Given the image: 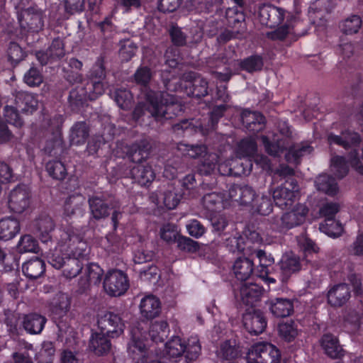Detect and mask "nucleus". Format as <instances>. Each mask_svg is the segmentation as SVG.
<instances>
[{
	"label": "nucleus",
	"instance_id": "1",
	"mask_svg": "<svg viewBox=\"0 0 363 363\" xmlns=\"http://www.w3.org/2000/svg\"><path fill=\"white\" fill-rule=\"evenodd\" d=\"M130 341L128 343V356L136 363H145L147 357L148 337L155 343L163 342L169 333V325L165 320L155 321L148 332L138 325L130 328Z\"/></svg>",
	"mask_w": 363,
	"mask_h": 363
},
{
	"label": "nucleus",
	"instance_id": "2",
	"mask_svg": "<svg viewBox=\"0 0 363 363\" xmlns=\"http://www.w3.org/2000/svg\"><path fill=\"white\" fill-rule=\"evenodd\" d=\"M56 239L61 246H65L66 240L74 242V245H66L68 247L67 260L63 267L62 273L67 279L76 277L83 269V260L89 254L88 245L79 230L74 227L59 229L56 231Z\"/></svg>",
	"mask_w": 363,
	"mask_h": 363
},
{
	"label": "nucleus",
	"instance_id": "3",
	"mask_svg": "<svg viewBox=\"0 0 363 363\" xmlns=\"http://www.w3.org/2000/svg\"><path fill=\"white\" fill-rule=\"evenodd\" d=\"M282 136L273 134L272 138L267 135H262L261 141L265 152L272 157H280L285 152V159L288 162L298 164L301 157L310 152L313 148L309 145L291 144V135L290 127L286 126L280 130Z\"/></svg>",
	"mask_w": 363,
	"mask_h": 363
},
{
	"label": "nucleus",
	"instance_id": "4",
	"mask_svg": "<svg viewBox=\"0 0 363 363\" xmlns=\"http://www.w3.org/2000/svg\"><path fill=\"white\" fill-rule=\"evenodd\" d=\"M145 100L152 108V117L157 121L172 119L183 111L176 97L166 92L150 89L145 94Z\"/></svg>",
	"mask_w": 363,
	"mask_h": 363
},
{
	"label": "nucleus",
	"instance_id": "5",
	"mask_svg": "<svg viewBox=\"0 0 363 363\" xmlns=\"http://www.w3.org/2000/svg\"><path fill=\"white\" fill-rule=\"evenodd\" d=\"M65 121L62 114H44L40 128L43 136L47 138L45 150L49 155L56 154L54 150L62 145V125Z\"/></svg>",
	"mask_w": 363,
	"mask_h": 363
},
{
	"label": "nucleus",
	"instance_id": "6",
	"mask_svg": "<svg viewBox=\"0 0 363 363\" xmlns=\"http://www.w3.org/2000/svg\"><path fill=\"white\" fill-rule=\"evenodd\" d=\"M104 92V84L99 82H87L83 87L69 91L68 102L73 111H79L86 100L94 101Z\"/></svg>",
	"mask_w": 363,
	"mask_h": 363
},
{
	"label": "nucleus",
	"instance_id": "7",
	"mask_svg": "<svg viewBox=\"0 0 363 363\" xmlns=\"http://www.w3.org/2000/svg\"><path fill=\"white\" fill-rule=\"evenodd\" d=\"M280 350L272 343L259 342L251 346L247 356V363H280Z\"/></svg>",
	"mask_w": 363,
	"mask_h": 363
},
{
	"label": "nucleus",
	"instance_id": "8",
	"mask_svg": "<svg viewBox=\"0 0 363 363\" xmlns=\"http://www.w3.org/2000/svg\"><path fill=\"white\" fill-rule=\"evenodd\" d=\"M299 194V186L294 177L286 178L285 182L276 188L272 194L274 202L281 209L291 208Z\"/></svg>",
	"mask_w": 363,
	"mask_h": 363
},
{
	"label": "nucleus",
	"instance_id": "9",
	"mask_svg": "<svg viewBox=\"0 0 363 363\" xmlns=\"http://www.w3.org/2000/svg\"><path fill=\"white\" fill-rule=\"evenodd\" d=\"M120 177L130 178L140 186H148L155 178V174L150 165L143 164H123L118 166Z\"/></svg>",
	"mask_w": 363,
	"mask_h": 363
},
{
	"label": "nucleus",
	"instance_id": "10",
	"mask_svg": "<svg viewBox=\"0 0 363 363\" xmlns=\"http://www.w3.org/2000/svg\"><path fill=\"white\" fill-rule=\"evenodd\" d=\"M105 291L111 296L123 295L129 288V279L125 273L119 269H111L106 274L104 281Z\"/></svg>",
	"mask_w": 363,
	"mask_h": 363
},
{
	"label": "nucleus",
	"instance_id": "11",
	"mask_svg": "<svg viewBox=\"0 0 363 363\" xmlns=\"http://www.w3.org/2000/svg\"><path fill=\"white\" fill-rule=\"evenodd\" d=\"M308 213L306 207H296L291 211L284 213L281 218H275L272 228L282 233L302 224Z\"/></svg>",
	"mask_w": 363,
	"mask_h": 363
},
{
	"label": "nucleus",
	"instance_id": "12",
	"mask_svg": "<svg viewBox=\"0 0 363 363\" xmlns=\"http://www.w3.org/2000/svg\"><path fill=\"white\" fill-rule=\"evenodd\" d=\"M30 199V187L24 184H18L9 194V208L13 213H22L29 207Z\"/></svg>",
	"mask_w": 363,
	"mask_h": 363
},
{
	"label": "nucleus",
	"instance_id": "13",
	"mask_svg": "<svg viewBox=\"0 0 363 363\" xmlns=\"http://www.w3.org/2000/svg\"><path fill=\"white\" fill-rule=\"evenodd\" d=\"M18 21L22 31L38 33L43 29L45 15L43 11L30 7L22 13Z\"/></svg>",
	"mask_w": 363,
	"mask_h": 363
},
{
	"label": "nucleus",
	"instance_id": "14",
	"mask_svg": "<svg viewBox=\"0 0 363 363\" xmlns=\"http://www.w3.org/2000/svg\"><path fill=\"white\" fill-rule=\"evenodd\" d=\"M97 325L100 332L111 338L119 337L123 333L125 328L121 316L111 312L99 316Z\"/></svg>",
	"mask_w": 363,
	"mask_h": 363
},
{
	"label": "nucleus",
	"instance_id": "15",
	"mask_svg": "<svg viewBox=\"0 0 363 363\" xmlns=\"http://www.w3.org/2000/svg\"><path fill=\"white\" fill-rule=\"evenodd\" d=\"M73 227L71 225L67 226H61L57 229H55V223L52 219L48 216H40L33 223V233L39 237L43 243L48 242H55L54 236L57 230L62 228Z\"/></svg>",
	"mask_w": 363,
	"mask_h": 363
},
{
	"label": "nucleus",
	"instance_id": "16",
	"mask_svg": "<svg viewBox=\"0 0 363 363\" xmlns=\"http://www.w3.org/2000/svg\"><path fill=\"white\" fill-rule=\"evenodd\" d=\"M242 322L245 330L252 335L262 333L267 325L264 313L259 309L247 310L243 315Z\"/></svg>",
	"mask_w": 363,
	"mask_h": 363
},
{
	"label": "nucleus",
	"instance_id": "17",
	"mask_svg": "<svg viewBox=\"0 0 363 363\" xmlns=\"http://www.w3.org/2000/svg\"><path fill=\"white\" fill-rule=\"evenodd\" d=\"M65 44L63 40L57 37L52 40L50 45L46 50H39L35 56L41 65H46L60 60L65 56Z\"/></svg>",
	"mask_w": 363,
	"mask_h": 363
},
{
	"label": "nucleus",
	"instance_id": "18",
	"mask_svg": "<svg viewBox=\"0 0 363 363\" xmlns=\"http://www.w3.org/2000/svg\"><path fill=\"white\" fill-rule=\"evenodd\" d=\"M284 16V9L272 4H264L259 9L261 23L270 28L279 26L283 22Z\"/></svg>",
	"mask_w": 363,
	"mask_h": 363
},
{
	"label": "nucleus",
	"instance_id": "19",
	"mask_svg": "<svg viewBox=\"0 0 363 363\" xmlns=\"http://www.w3.org/2000/svg\"><path fill=\"white\" fill-rule=\"evenodd\" d=\"M241 121L246 130L252 134L262 131L266 126V118L259 111L244 110L241 113Z\"/></svg>",
	"mask_w": 363,
	"mask_h": 363
},
{
	"label": "nucleus",
	"instance_id": "20",
	"mask_svg": "<svg viewBox=\"0 0 363 363\" xmlns=\"http://www.w3.org/2000/svg\"><path fill=\"white\" fill-rule=\"evenodd\" d=\"M186 78L191 79L184 86L189 96L201 99L208 94V83L206 79L195 72H189Z\"/></svg>",
	"mask_w": 363,
	"mask_h": 363
},
{
	"label": "nucleus",
	"instance_id": "21",
	"mask_svg": "<svg viewBox=\"0 0 363 363\" xmlns=\"http://www.w3.org/2000/svg\"><path fill=\"white\" fill-rule=\"evenodd\" d=\"M351 297V289L348 284L340 283L333 285L328 291L327 300L332 307L344 306Z\"/></svg>",
	"mask_w": 363,
	"mask_h": 363
},
{
	"label": "nucleus",
	"instance_id": "22",
	"mask_svg": "<svg viewBox=\"0 0 363 363\" xmlns=\"http://www.w3.org/2000/svg\"><path fill=\"white\" fill-rule=\"evenodd\" d=\"M277 267L279 268L281 281L286 282L293 274L301 269V265L298 257L292 253H286L281 256Z\"/></svg>",
	"mask_w": 363,
	"mask_h": 363
},
{
	"label": "nucleus",
	"instance_id": "23",
	"mask_svg": "<svg viewBox=\"0 0 363 363\" xmlns=\"http://www.w3.org/2000/svg\"><path fill=\"white\" fill-rule=\"evenodd\" d=\"M264 289L258 283H243L240 289L241 301L245 306H255L259 302Z\"/></svg>",
	"mask_w": 363,
	"mask_h": 363
},
{
	"label": "nucleus",
	"instance_id": "24",
	"mask_svg": "<svg viewBox=\"0 0 363 363\" xmlns=\"http://www.w3.org/2000/svg\"><path fill=\"white\" fill-rule=\"evenodd\" d=\"M229 196L242 206L252 207L256 199L255 190L248 185H235L229 189Z\"/></svg>",
	"mask_w": 363,
	"mask_h": 363
},
{
	"label": "nucleus",
	"instance_id": "25",
	"mask_svg": "<svg viewBox=\"0 0 363 363\" xmlns=\"http://www.w3.org/2000/svg\"><path fill=\"white\" fill-rule=\"evenodd\" d=\"M269 308L272 314L277 318L289 317L294 311V300L282 297L271 298L269 302Z\"/></svg>",
	"mask_w": 363,
	"mask_h": 363
},
{
	"label": "nucleus",
	"instance_id": "26",
	"mask_svg": "<svg viewBox=\"0 0 363 363\" xmlns=\"http://www.w3.org/2000/svg\"><path fill=\"white\" fill-rule=\"evenodd\" d=\"M328 140L329 144H335L346 150L352 146H359L362 141L361 136L358 133L349 129L342 131L341 135L329 134Z\"/></svg>",
	"mask_w": 363,
	"mask_h": 363
},
{
	"label": "nucleus",
	"instance_id": "27",
	"mask_svg": "<svg viewBox=\"0 0 363 363\" xmlns=\"http://www.w3.org/2000/svg\"><path fill=\"white\" fill-rule=\"evenodd\" d=\"M56 233H55L54 239L56 242V246L53 250L50 252L47 256L48 262L55 269H63V267L67 260V257L69 255H67V252H68V247L66 245H70V247L74 245V242H69V240H66V243H65V246H61L56 239Z\"/></svg>",
	"mask_w": 363,
	"mask_h": 363
},
{
	"label": "nucleus",
	"instance_id": "28",
	"mask_svg": "<svg viewBox=\"0 0 363 363\" xmlns=\"http://www.w3.org/2000/svg\"><path fill=\"white\" fill-rule=\"evenodd\" d=\"M320 346L325 354L331 359H340L345 355V350L338 338L331 333L324 334L320 340Z\"/></svg>",
	"mask_w": 363,
	"mask_h": 363
},
{
	"label": "nucleus",
	"instance_id": "29",
	"mask_svg": "<svg viewBox=\"0 0 363 363\" xmlns=\"http://www.w3.org/2000/svg\"><path fill=\"white\" fill-rule=\"evenodd\" d=\"M126 156L129 160L127 164H142L150 155V145L147 143L141 141L135 143L125 147Z\"/></svg>",
	"mask_w": 363,
	"mask_h": 363
},
{
	"label": "nucleus",
	"instance_id": "30",
	"mask_svg": "<svg viewBox=\"0 0 363 363\" xmlns=\"http://www.w3.org/2000/svg\"><path fill=\"white\" fill-rule=\"evenodd\" d=\"M139 308L142 318L152 320L160 315L161 302L155 296L147 295L141 299Z\"/></svg>",
	"mask_w": 363,
	"mask_h": 363
},
{
	"label": "nucleus",
	"instance_id": "31",
	"mask_svg": "<svg viewBox=\"0 0 363 363\" xmlns=\"http://www.w3.org/2000/svg\"><path fill=\"white\" fill-rule=\"evenodd\" d=\"M88 203L91 216L94 219L99 220L109 216L111 206L104 199V196H90Z\"/></svg>",
	"mask_w": 363,
	"mask_h": 363
},
{
	"label": "nucleus",
	"instance_id": "32",
	"mask_svg": "<svg viewBox=\"0 0 363 363\" xmlns=\"http://www.w3.org/2000/svg\"><path fill=\"white\" fill-rule=\"evenodd\" d=\"M233 271L235 278L241 281H246L254 272L256 274L253 261L247 257H238L234 262Z\"/></svg>",
	"mask_w": 363,
	"mask_h": 363
},
{
	"label": "nucleus",
	"instance_id": "33",
	"mask_svg": "<svg viewBox=\"0 0 363 363\" xmlns=\"http://www.w3.org/2000/svg\"><path fill=\"white\" fill-rule=\"evenodd\" d=\"M46 322L45 316L37 313H30L24 315L22 326L27 333L38 335L42 333Z\"/></svg>",
	"mask_w": 363,
	"mask_h": 363
},
{
	"label": "nucleus",
	"instance_id": "34",
	"mask_svg": "<svg viewBox=\"0 0 363 363\" xmlns=\"http://www.w3.org/2000/svg\"><path fill=\"white\" fill-rule=\"evenodd\" d=\"M185 352V342L179 336H174L165 343L164 354L161 359L176 362L175 359L181 357Z\"/></svg>",
	"mask_w": 363,
	"mask_h": 363
},
{
	"label": "nucleus",
	"instance_id": "35",
	"mask_svg": "<svg viewBox=\"0 0 363 363\" xmlns=\"http://www.w3.org/2000/svg\"><path fill=\"white\" fill-rule=\"evenodd\" d=\"M85 198L81 194L69 196L65 201L64 214L67 217L82 216L84 211Z\"/></svg>",
	"mask_w": 363,
	"mask_h": 363
},
{
	"label": "nucleus",
	"instance_id": "36",
	"mask_svg": "<svg viewBox=\"0 0 363 363\" xmlns=\"http://www.w3.org/2000/svg\"><path fill=\"white\" fill-rule=\"evenodd\" d=\"M104 274L103 269L96 263H89L87 264L85 271V277H81L79 284L83 289H86L90 285L99 284Z\"/></svg>",
	"mask_w": 363,
	"mask_h": 363
},
{
	"label": "nucleus",
	"instance_id": "37",
	"mask_svg": "<svg viewBox=\"0 0 363 363\" xmlns=\"http://www.w3.org/2000/svg\"><path fill=\"white\" fill-rule=\"evenodd\" d=\"M110 338L111 337H108L101 332L93 333L89 341V347L99 356L106 354L111 348Z\"/></svg>",
	"mask_w": 363,
	"mask_h": 363
},
{
	"label": "nucleus",
	"instance_id": "38",
	"mask_svg": "<svg viewBox=\"0 0 363 363\" xmlns=\"http://www.w3.org/2000/svg\"><path fill=\"white\" fill-rule=\"evenodd\" d=\"M20 230L21 225L18 219L9 216L0 220V240H11L19 233Z\"/></svg>",
	"mask_w": 363,
	"mask_h": 363
},
{
	"label": "nucleus",
	"instance_id": "39",
	"mask_svg": "<svg viewBox=\"0 0 363 363\" xmlns=\"http://www.w3.org/2000/svg\"><path fill=\"white\" fill-rule=\"evenodd\" d=\"M15 103L16 108L25 113H33L38 105L36 97L27 91H18L16 95Z\"/></svg>",
	"mask_w": 363,
	"mask_h": 363
},
{
	"label": "nucleus",
	"instance_id": "40",
	"mask_svg": "<svg viewBox=\"0 0 363 363\" xmlns=\"http://www.w3.org/2000/svg\"><path fill=\"white\" fill-rule=\"evenodd\" d=\"M22 272L29 279H37L44 274L45 263L41 258L34 257L23 264Z\"/></svg>",
	"mask_w": 363,
	"mask_h": 363
},
{
	"label": "nucleus",
	"instance_id": "41",
	"mask_svg": "<svg viewBox=\"0 0 363 363\" xmlns=\"http://www.w3.org/2000/svg\"><path fill=\"white\" fill-rule=\"evenodd\" d=\"M316 189L330 196L337 195L339 186L335 179L328 174H320L315 181Z\"/></svg>",
	"mask_w": 363,
	"mask_h": 363
},
{
	"label": "nucleus",
	"instance_id": "42",
	"mask_svg": "<svg viewBox=\"0 0 363 363\" xmlns=\"http://www.w3.org/2000/svg\"><path fill=\"white\" fill-rule=\"evenodd\" d=\"M110 96L116 103L117 106L123 110H129L133 105V95L128 89H116L113 91H111Z\"/></svg>",
	"mask_w": 363,
	"mask_h": 363
},
{
	"label": "nucleus",
	"instance_id": "43",
	"mask_svg": "<svg viewBox=\"0 0 363 363\" xmlns=\"http://www.w3.org/2000/svg\"><path fill=\"white\" fill-rule=\"evenodd\" d=\"M89 135V127L84 121L75 123L71 128L70 143L73 145L84 144Z\"/></svg>",
	"mask_w": 363,
	"mask_h": 363
},
{
	"label": "nucleus",
	"instance_id": "44",
	"mask_svg": "<svg viewBox=\"0 0 363 363\" xmlns=\"http://www.w3.org/2000/svg\"><path fill=\"white\" fill-rule=\"evenodd\" d=\"M184 196V192L179 191L175 188H172V189H168L161 193L157 198V201L158 203L162 202L167 209L172 210L178 206Z\"/></svg>",
	"mask_w": 363,
	"mask_h": 363
},
{
	"label": "nucleus",
	"instance_id": "45",
	"mask_svg": "<svg viewBox=\"0 0 363 363\" xmlns=\"http://www.w3.org/2000/svg\"><path fill=\"white\" fill-rule=\"evenodd\" d=\"M238 65L241 70L248 73H254L262 69L264 60L259 55H252L241 60Z\"/></svg>",
	"mask_w": 363,
	"mask_h": 363
},
{
	"label": "nucleus",
	"instance_id": "46",
	"mask_svg": "<svg viewBox=\"0 0 363 363\" xmlns=\"http://www.w3.org/2000/svg\"><path fill=\"white\" fill-rule=\"evenodd\" d=\"M45 170L53 179L62 181L67 175V170L65 164L60 160H50L45 164Z\"/></svg>",
	"mask_w": 363,
	"mask_h": 363
},
{
	"label": "nucleus",
	"instance_id": "47",
	"mask_svg": "<svg viewBox=\"0 0 363 363\" xmlns=\"http://www.w3.org/2000/svg\"><path fill=\"white\" fill-rule=\"evenodd\" d=\"M331 168L334 175L338 179L345 177L349 172V159L344 156L335 155L331 158Z\"/></svg>",
	"mask_w": 363,
	"mask_h": 363
},
{
	"label": "nucleus",
	"instance_id": "48",
	"mask_svg": "<svg viewBox=\"0 0 363 363\" xmlns=\"http://www.w3.org/2000/svg\"><path fill=\"white\" fill-rule=\"evenodd\" d=\"M319 229L321 232L333 238L341 236L344 230L342 223L335 218L325 219L320 224Z\"/></svg>",
	"mask_w": 363,
	"mask_h": 363
},
{
	"label": "nucleus",
	"instance_id": "49",
	"mask_svg": "<svg viewBox=\"0 0 363 363\" xmlns=\"http://www.w3.org/2000/svg\"><path fill=\"white\" fill-rule=\"evenodd\" d=\"M226 18L228 24L233 28L239 29L243 28L245 25V15L243 9L238 6L236 9H230L226 11Z\"/></svg>",
	"mask_w": 363,
	"mask_h": 363
},
{
	"label": "nucleus",
	"instance_id": "50",
	"mask_svg": "<svg viewBox=\"0 0 363 363\" xmlns=\"http://www.w3.org/2000/svg\"><path fill=\"white\" fill-rule=\"evenodd\" d=\"M201 203L207 211L216 212L223 207V196L216 192L208 193L203 196Z\"/></svg>",
	"mask_w": 363,
	"mask_h": 363
},
{
	"label": "nucleus",
	"instance_id": "51",
	"mask_svg": "<svg viewBox=\"0 0 363 363\" xmlns=\"http://www.w3.org/2000/svg\"><path fill=\"white\" fill-rule=\"evenodd\" d=\"M279 336L286 342L293 341L298 335L297 325L294 320L283 321L278 325Z\"/></svg>",
	"mask_w": 363,
	"mask_h": 363
},
{
	"label": "nucleus",
	"instance_id": "52",
	"mask_svg": "<svg viewBox=\"0 0 363 363\" xmlns=\"http://www.w3.org/2000/svg\"><path fill=\"white\" fill-rule=\"evenodd\" d=\"M201 352V346L197 337L191 336L185 343V357L188 363L196 361Z\"/></svg>",
	"mask_w": 363,
	"mask_h": 363
},
{
	"label": "nucleus",
	"instance_id": "53",
	"mask_svg": "<svg viewBox=\"0 0 363 363\" xmlns=\"http://www.w3.org/2000/svg\"><path fill=\"white\" fill-rule=\"evenodd\" d=\"M257 150V145L252 138H245L238 144L236 152L240 157H245L254 155Z\"/></svg>",
	"mask_w": 363,
	"mask_h": 363
},
{
	"label": "nucleus",
	"instance_id": "54",
	"mask_svg": "<svg viewBox=\"0 0 363 363\" xmlns=\"http://www.w3.org/2000/svg\"><path fill=\"white\" fill-rule=\"evenodd\" d=\"M250 210L254 213H257L262 216L269 215L273 210V204L270 196H257Z\"/></svg>",
	"mask_w": 363,
	"mask_h": 363
},
{
	"label": "nucleus",
	"instance_id": "55",
	"mask_svg": "<svg viewBox=\"0 0 363 363\" xmlns=\"http://www.w3.org/2000/svg\"><path fill=\"white\" fill-rule=\"evenodd\" d=\"M362 19L358 15L351 16L342 21L340 24L341 31L346 35L357 33L362 26Z\"/></svg>",
	"mask_w": 363,
	"mask_h": 363
},
{
	"label": "nucleus",
	"instance_id": "56",
	"mask_svg": "<svg viewBox=\"0 0 363 363\" xmlns=\"http://www.w3.org/2000/svg\"><path fill=\"white\" fill-rule=\"evenodd\" d=\"M17 248L20 253H37L39 250L38 241L30 235H24L21 237Z\"/></svg>",
	"mask_w": 363,
	"mask_h": 363
},
{
	"label": "nucleus",
	"instance_id": "57",
	"mask_svg": "<svg viewBox=\"0 0 363 363\" xmlns=\"http://www.w3.org/2000/svg\"><path fill=\"white\" fill-rule=\"evenodd\" d=\"M8 60L13 67H16L26 57V52L16 42H11L7 50Z\"/></svg>",
	"mask_w": 363,
	"mask_h": 363
},
{
	"label": "nucleus",
	"instance_id": "58",
	"mask_svg": "<svg viewBox=\"0 0 363 363\" xmlns=\"http://www.w3.org/2000/svg\"><path fill=\"white\" fill-rule=\"evenodd\" d=\"M240 350L235 341L228 340L223 342L220 347L219 355L225 359H233L240 355Z\"/></svg>",
	"mask_w": 363,
	"mask_h": 363
},
{
	"label": "nucleus",
	"instance_id": "59",
	"mask_svg": "<svg viewBox=\"0 0 363 363\" xmlns=\"http://www.w3.org/2000/svg\"><path fill=\"white\" fill-rule=\"evenodd\" d=\"M223 0H194L199 4L198 9L201 12L213 14L218 13L223 10L222 4Z\"/></svg>",
	"mask_w": 363,
	"mask_h": 363
},
{
	"label": "nucleus",
	"instance_id": "60",
	"mask_svg": "<svg viewBox=\"0 0 363 363\" xmlns=\"http://www.w3.org/2000/svg\"><path fill=\"white\" fill-rule=\"evenodd\" d=\"M177 247L180 250L186 252H196L200 249L199 244L197 241L181 235L177 238Z\"/></svg>",
	"mask_w": 363,
	"mask_h": 363
},
{
	"label": "nucleus",
	"instance_id": "61",
	"mask_svg": "<svg viewBox=\"0 0 363 363\" xmlns=\"http://www.w3.org/2000/svg\"><path fill=\"white\" fill-rule=\"evenodd\" d=\"M133 78L137 84L146 87L152 79V71L147 66H140L136 69Z\"/></svg>",
	"mask_w": 363,
	"mask_h": 363
},
{
	"label": "nucleus",
	"instance_id": "62",
	"mask_svg": "<svg viewBox=\"0 0 363 363\" xmlns=\"http://www.w3.org/2000/svg\"><path fill=\"white\" fill-rule=\"evenodd\" d=\"M18 111H20L16 107L6 106L4 108V116L6 123L16 127H21L23 122L19 116Z\"/></svg>",
	"mask_w": 363,
	"mask_h": 363
},
{
	"label": "nucleus",
	"instance_id": "63",
	"mask_svg": "<svg viewBox=\"0 0 363 363\" xmlns=\"http://www.w3.org/2000/svg\"><path fill=\"white\" fill-rule=\"evenodd\" d=\"M55 352V345L52 342H44L39 352L40 363H52Z\"/></svg>",
	"mask_w": 363,
	"mask_h": 363
},
{
	"label": "nucleus",
	"instance_id": "64",
	"mask_svg": "<svg viewBox=\"0 0 363 363\" xmlns=\"http://www.w3.org/2000/svg\"><path fill=\"white\" fill-rule=\"evenodd\" d=\"M347 159H349L350 166L359 174L363 175V147L361 157L358 150L353 149L347 154Z\"/></svg>",
	"mask_w": 363,
	"mask_h": 363
}]
</instances>
